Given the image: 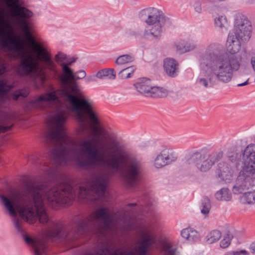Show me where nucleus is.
<instances>
[{
	"label": "nucleus",
	"mask_w": 255,
	"mask_h": 255,
	"mask_svg": "<svg viewBox=\"0 0 255 255\" xmlns=\"http://www.w3.org/2000/svg\"><path fill=\"white\" fill-rule=\"evenodd\" d=\"M60 67V79L63 87L59 96L69 104L79 124L77 133L90 137L82 139L77 146L65 131L64 124L67 113L58 111L49 121L45 136L54 159L60 165L74 161L82 167H104V172H142L141 160L118 140L110 127L101 126L98 130L100 121L93 103L81 98L82 92L78 83L73 81V70L67 64Z\"/></svg>",
	"instance_id": "1"
},
{
	"label": "nucleus",
	"mask_w": 255,
	"mask_h": 255,
	"mask_svg": "<svg viewBox=\"0 0 255 255\" xmlns=\"http://www.w3.org/2000/svg\"><path fill=\"white\" fill-rule=\"evenodd\" d=\"M11 9V16L17 19V24L23 36L31 46L27 49L18 37H13L6 30L10 24L5 19L4 10L0 7V44L1 47L17 56L20 61L17 66L18 74L29 76L34 82L43 84L48 79H56L58 76L57 67L52 60L50 52L41 43L36 41L25 19L31 17L32 11L20 4V0H4Z\"/></svg>",
	"instance_id": "2"
},
{
	"label": "nucleus",
	"mask_w": 255,
	"mask_h": 255,
	"mask_svg": "<svg viewBox=\"0 0 255 255\" xmlns=\"http://www.w3.org/2000/svg\"><path fill=\"white\" fill-rule=\"evenodd\" d=\"M241 40L229 33L227 43L228 53H217L219 45H209L205 53L199 59V66L202 75L197 79V83L204 88H211L218 82L224 84L231 82L233 72L240 69L241 57L236 55L241 49Z\"/></svg>",
	"instance_id": "3"
},
{
	"label": "nucleus",
	"mask_w": 255,
	"mask_h": 255,
	"mask_svg": "<svg viewBox=\"0 0 255 255\" xmlns=\"http://www.w3.org/2000/svg\"><path fill=\"white\" fill-rule=\"evenodd\" d=\"M75 225L76 229L69 232L61 225L54 224L53 228L49 230L48 235L51 237L69 242L77 240L93 228L111 231L119 229L125 231L131 229L129 222L124 223L122 225L117 214L105 206L96 209L86 218H79L76 221Z\"/></svg>",
	"instance_id": "4"
},
{
	"label": "nucleus",
	"mask_w": 255,
	"mask_h": 255,
	"mask_svg": "<svg viewBox=\"0 0 255 255\" xmlns=\"http://www.w3.org/2000/svg\"><path fill=\"white\" fill-rule=\"evenodd\" d=\"M140 235L138 247L134 250L124 251L119 248L112 251L109 245L106 242H103L96 249L85 255H146L148 250L155 242L154 234L150 230L142 228L140 231Z\"/></svg>",
	"instance_id": "5"
},
{
	"label": "nucleus",
	"mask_w": 255,
	"mask_h": 255,
	"mask_svg": "<svg viewBox=\"0 0 255 255\" xmlns=\"http://www.w3.org/2000/svg\"><path fill=\"white\" fill-rule=\"evenodd\" d=\"M139 16L141 20L150 26L149 30H144L142 37L147 39L159 40L165 26L169 22V19L162 11L154 7L142 9L139 12Z\"/></svg>",
	"instance_id": "6"
},
{
	"label": "nucleus",
	"mask_w": 255,
	"mask_h": 255,
	"mask_svg": "<svg viewBox=\"0 0 255 255\" xmlns=\"http://www.w3.org/2000/svg\"><path fill=\"white\" fill-rule=\"evenodd\" d=\"M243 160L245 166L244 169L239 173L232 188V192L235 195L244 194L252 188L250 182L251 174H255V162H250V165L253 167L252 168H248L249 165L246 163V160Z\"/></svg>",
	"instance_id": "7"
},
{
	"label": "nucleus",
	"mask_w": 255,
	"mask_h": 255,
	"mask_svg": "<svg viewBox=\"0 0 255 255\" xmlns=\"http://www.w3.org/2000/svg\"><path fill=\"white\" fill-rule=\"evenodd\" d=\"M252 30V23L248 17L242 13H238L235 16L233 29L230 33L243 41H247L251 37Z\"/></svg>",
	"instance_id": "8"
},
{
	"label": "nucleus",
	"mask_w": 255,
	"mask_h": 255,
	"mask_svg": "<svg viewBox=\"0 0 255 255\" xmlns=\"http://www.w3.org/2000/svg\"><path fill=\"white\" fill-rule=\"evenodd\" d=\"M222 152L203 155L197 153L192 156L191 160L198 171L204 173L209 171L215 162L222 157Z\"/></svg>",
	"instance_id": "9"
},
{
	"label": "nucleus",
	"mask_w": 255,
	"mask_h": 255,
	"mask_svg": "<svg viewBox=\"0 0 255 255\" xmlns=\"http://www.w3.org/2000/svg\"><path fill=\"white\" fill-rule=\"evenodd\" d=\"M134 86L138 93L146 96L161 98L167 95L166 90L160 87L153 86L150 80L146 78L138 79Z\"/></svg>",
	"instance_id": "10"
},
{
	"label": "nucleus",
	"mask_w": 255,
	"mask_h": 255,
	"mask_svg": "<svg viewBox=\"0 0 255 255\" xmlns=\"http://www.w3.org/2000/svg\"><path fill=\"white\" fill-rule=\"evenodd\" d=\"M176 157L173 156L169 149H164L158 153L153 160V165L157 169L170 164L175 161Z\"/></svg>",
	"instance_id": "11"
},
{
	"label": "nucleus",
	"mask_w": 255,
	"mask_h": 255,
	"mask_svg": "<svg viewBox=\"0 0 255 255\" xmlns=\"http://www.w3.org/2000/svg\"><path fill=\"white\" fill-rule=\"evenodd\" d=\"M58 102V98L55 92H49L41 95L32 101V105L38 108H45L52 103Z\"/></svg>",
	"instance_id": "12"
},
{
	"label": "nucleus",
	"mask_w": 255,
	"mask_h": 255,
	"mask_svg": "<svg viewBox=\"0 0 255 255\" xmlns=\"http://www.w3.org/2000/svg\"><path fill=\"white\" fill-rule=\"evenodd\" d=\"M235 173L234 167L225 162H220L218 165L217 175L222 181L230 182L233 179Z\"/></svg>",
	"instance_id": "13"
},
{
	"label": "nucleus",
	"mask_w": 255,
	"mask_h": 255,
	"mask_svg": "<svg viewBox=\"0 0 255 255\" xmlns=\"http://www.w3.org/2000/svg\"><path fill=\"white\" fill-rule=\"evenodd\" d=\"M178 63L173 58H166L163 61V68L170 77H176L179 72Z\"/></svg>",
	"instance_id": "14"
},
{
	"label": "nucleus",
	"mask_w": 255,
	"mask_h": 255,
	"mask_svg": "<svg viewBox=\"0 0 255 255\" xmlns=\"http://www.w3.org/2000/svg\"><path fill=\"white\" fill-rule=\"evenodd\" d=\"M197 47L196 42L192 39H189L176 45L177 50L181 53H186L195 50Z\"/></svg>",
	"instance_id": "15"
},
{
	"label": "nucleus",
	"mask_w": 255,
	"mask_h": 255,
	"mask_svg": "<svg viewBox=\"0 0 255 255\" xmlns=\"http://www.w3.org/2000/svg\"><path fill=\"white\" fill-rule=\"evenodd\" d=\"M181 236L190 243L197 241L199 238L198 233L191 228L183 229L181 231Z\"/></svg>",
	"instance_id": "16"
},
{
	"label": "nucleus",
	"mask_w": 255,
	"mask_h": 255,
	"mask_svg": "<svg viewBox=\"0 0 255 255\" xmlns=\"http://www.w3.org/2000/svg\"><path fill=\"white\" fill-rule=\"evenodd\" d=\"M215 197L218 201L228 202L231 200L232 195L228 188H222L216 192Z\"/></svg>",
	"instance_id": "17"
},
{
	"label": "nucleus",
	"mask_w": 255,
	"mask_h": 255,
	"mask_svg": "<svg viewBox=\"0 0 255 255\" xmlns=\"http://www.w3.org/2000/svg\"><path fill=\"white\" fill-rule=\"evenodd\" d=\"M215 25L218 29L224 31L227 30L228 23L226 16L224 14H217V16L214 18Z\"/></svg>",
	"instance_id": "18"
},
{
	"label": "nucleus",
	"mask_w": 255,
	"mask_h": 255,
	"mask_svg": "<svg viewBox=\"0 0 255 255\" xmlns=\"http://www.w3.org/2000/svg\"><path fill=\"white\" fill-rule=\"evenodd\" d=\"M240 200L245 204H252L255 203V190L251 188L245 192L240 197Z\"/></svg>",
	"instance_id": "19"
},
{
	"label": "nucleus",
	"mask_w": 255,
	"mask_h": 255,
	"mask_svg": "<svg viewBox=\"0 0 255 255\" xmlns=\"http://www.w3.org/2000/svg\"><path fill=\"white\" fill-rule=\"evenodd\" d=\"M96 77L101 80L104 79L105 77H108L111 80H114L116 78V74L113 68L104 69L97 73Z\"/></svg>",
	"instance_id": "20"
},
{
	"label": "nucleus",
	"mask_w": 255,
	"mask_h": 255,
	"mask_svg": "<svg viewBox=\"0 0 255 255\" xmlns=\"http://www.w3.org/2000/svg\"><path fill=\"white\" fill-rule=\"evenodd\" d=\"M134 71V67L130 66L121 70L118 73V76L122 79H127L132 76Z\"/></svg>",
	"instance_id": "21"
},
{
	"label": "nucleus",
	"mask_w": 255,
	"mask_h": 255,
	"mask_svg": "<svg viewBox=\"0 0 255 255\" xmlns=\"http://www.w3.org/2000/svg\"><path fill=\"white\" fill-rule=\"evenodd\" d=\"M133 61V57L130 54H125L119 56L115 63L117 65H123Z\"/></svg>",
	"instance_id": "22"
},
{
	"label": "nucleus",
	"mask_w": 255,
	"mask_h": 255,
	"mask_svg": "<svg viewBox=\"0 0 255 255\" xmlns=\"http://www.w3.org/2000/svg\"><path fill=\"white\" fill-rule=\"evenodd\" d=\"M221 233L218 230H213L206 236L207 241L210 244L218 241L221 237Z\"/></svg>",
	"instance_id": "23"
},
{
	"label": "nucleus",
	"mask_w": 255,
	"mask_h": 255,
	"mask_svg": "<svg viewBox=\"0 0 255 255\" xmlns=\"http://www.w3.org/2000/svg\"><path fill=\"white\" fill-rule=\"evenodd\" d=\"M67 56L64 52L58 51L54 56L55 61L60 66L62 64H66L65 61H67Z\"/></svg>",
	"instance_id": "24"
},
{
	"label": "nucleus",
	"mask_w": 255,
	"mask_h": 255,
	"mask_svg": "<svg viewBox=\"0 0 255 255\" xmlns=\"http://www.w3.org/2000/svg\"><path fill=\"white\" fill-rule=\"evenodd\" d=\"M211 208L210 200L208 197H204L202 199L201 212L202 214L207 215L209 214Z\"/></svg>",
	"instance_id": "25"
},
{
	"label": "nucleus",
	"mask_w": 255,
	"mask_h": 255,
	"mask_svg": "<svg viewBox=\"0 0 255 255\" xmlns=\"http://www.w3.org/2000/svg\"><path fill=\"white\" fill-rule=\"evenodd\" d=\"M233 238V236L232 234L227 233L224 236L223 239L221 240L220 242V247L224 249L227 248L230 245Z\"/></svg>",
	"instance_id": "26"
},
{
	"label": "nucleus",
	"mask_w": 255,
	"mask_h": 255,
	"mask_svg": "<svg viewBox=\"0 0 255 255\" xmlns=\"http://www.w3.org/2000/svg\"><path fill=\"white\" fill-rule=\"evenodd\" d=\"M249 78L248 74H243L240 73L237 79V86L238 87L244 86L247 85L249 84Z\"/></svg>",
	"instance_id": "27"
},
{
	"label": "nucleus",
	"mask_w": 255,
	"mask_h": 255,
	"mask_svg": "<svg viewBox=\"0 0 255 255\" xmlns=\"http://www.w3.org/2000/svg\"><path fill=\"white\" fill-rule=\"evenodd\" d=\"M45 176L47 177L49 180H54L56 179L57 174L56 171L51 168H48L45 172Z\"/></svg>",
	"instance_id": "28"
},
{
	"label": "nucleus",
	"mask_w": 255,
	"mask_h": 255,
	"mask_svg": "<svg viewBox=\"0 0 255 255\" xmlns=\"http://www.w3.org/2000/svg\"><path fill=\"white\" fill-rule=\"evenodd\" d=\"M163 249L165 255H175V250L169 244H165Z\"/></svg>",
	"instance_id": "29"
},
{
	"label": "nucleus",
	"mask_w": 255,
	"mask_h": 255,
	"mask_svg": "<svg viewBox=\"0 0 255 255\" xmlns=\"http://www.w3.org/2000/svg\"><path fill=\"white\" fill-rule=\"evenodd\" d=\"M86 76V73L84 70H80L74 73V81H76L77 80L82 79L84 78Z\"/></svg>",
	"instance_id": "30"
},
{
	"label": "nucleus",
	"mask_w": 255,
	"mask_h": 255,
	"mask_svg": "<svg viewBox=\"0 0 255 255\" xmlns=\"http://www.w3.org/2000/svg\"><path fill=\"white\" fill-rule=\"evenodd\" d=\"M239 157V155L236 152H233L229 154L228 159L232 162L234 163L236 161L237 158Z\"/></svg>",
	"instance_id": "31"
},
{
	"label": "nucleus",
	"mask_w": 255,
	"mask_h": 255,
	"mask_svg": "<svg viewBox=\"0 0 255 255\" xmlns=\"http://www.w3.org/2000/svg\"><path fill=\"white\" fill-rule=\"evenodd\" d=\"M248 252L246 250H241L240 251H234L230 253V255H248Z\"/></svg>",
	"instance_id": "32"
},
{
	"label": "nucleus",
	"mask_w": 255,
	"mask_h": 255,
	"mask_svg": "<svg viewBox=\"0 0 255 255\" xmlns=\"http://www.w3.org/2000/svg\"><path fill=\"white\" fill-rule=\"evenodd\" d=\"M140 33L139 31L132 30H130L128 32V35L131 37H137L140 36Z\"/></svg>",
	"instance_id": "33"
},
{
	"label": "nucleus",
	"mask_w": 255,
	"mask_h": 255,
	"mask_svg": "<svg viewBox=\"0 0 255 255\" xmlns=\"http://www.w3.org/2000/svg\"><path fill=\"white\" fill-rule=\"evenodd\" d=\"M27 93H23L22 92H20L19 94H13L12 95V98L14 100H17L19 96H22L23 97H26L27 95Z\"/></svg>",
	"instance_id": "34"
},
{
	"label": "nucleus",
	"mask_w": 255,
	"mask_h": 255,
	"mask_svg": "<svg viewBox=\"0 0 255 255\" xmlns=\"http://www.w3.org/2000/svg\"><path fill=\"white\" fill-rule=\"evenodd\" d=\"M97 77L96 75H91L88 76L86 79V82L87 83L92 82H96L97 81Z\"/></svg>",
	"instance_id": "35"
},
{
	"label": "nucleus",
	"mask_w": 255,
	"mask_h": 255,
	"mask_svg": "<svg viewBox=\"0 0 255 255\" xmlns=\"http://www.w3.org/2000/svg\"><path fill=\"white\" fill-rule=\"evenodd\" d=\"M77 60V58L73 57L70 60H68V58L67 59V61H65V64L67 65V66L71 65L73 63H74Z\"/></svg>",
	"instance_id": "36"
},
{
	"label": "nucleus",
	"mask_w": 255,
	"mask_h": 255,
	"mask_svg": "<svg viewBox=\"0 0 255 255\" xmlns=\"http://www.w3.org/2000/svg\"><path fill=\"white\" fill-rule=\"evenodd\" d=\"M249 250L252 254L255 255V241L251 244Z\"/></svg>",
	"instance_id": "37"
},
{
	"label": "nucleus",
	"mask_w": 255,
	"mask_h": 255,
	"mask_svg": "<svg viewBox=\"0 0 255 255\" xmlns=\"http://www.w3.org/2000/svg\"><path fill=\"white\" fill-rule=\"evenodd\" d=\"M251 64L254 71L255 72V57H253L251 58Z\"/></svg>",
	"instance_id": "38"
},
{
	"label": "nucleus",
	"mask_w": 255,
	"mask_h": 255,
	"mask_svg": "<svg viewBox=\"0 0 255 255\" xmlns=\"http://www.w3.org/2000/svg\"><path fill=\"white\" fill-rule=\"evenodd\" d=\"M250 182L251 183V184H252L251 186H252L253 189L255 190V177L253 178L251 176V179L250 180Z\"/></svg>",
	"instance_id": "39"
},
{
	"label": "nucleus",
	"mask_w": 255,
	"mask_h": 255,
	"mask_svg": "<svg viewBox=\"0 0 255 255\" xmlns=\"http://www.w3.org/2000/svg\"><path fill=\"white\" fill-rule=\"evenodd\" d=\"M195 9L196 11H197L198 13H200L202 10L201 6L200 5H198L197 6H196L195 7Z\"/></svg>",
	"instance_id": "40"
},
{
	"label": "nucleus",
	"mask_w": 255,
	"mask_h": 255,
	"mask_svg": "<svg viewBox=\"0 0 255 255\" xmlns=\"http://www.w3.org/2000/svg\"><path fill=\"white\" fill-rule=\"evenodd\" d=\"M213 10L215 12H217V11H219L220 10L218 9V8H214Z\"/></svg>",
	"instance_id": "41"
},
{
	"label": "nucleus",
	"mask_w": 255,
	"mask_h": 255,
	"mask_svg": "<svg viewBox=\"0 0 255 255\" xmlns=\"http://www.w3.org/2000/svg\"><path fill=\"white\" fill-rule=\"evenodd\" d=\"M135 203H133V204H128V206H135Z\"/></svg>",
	"instance_id": "42"
},
{
	"label": "nucleus",
	"mask_w": 255,
	"mask_h": 255,
	"mask_svg": "<svg viewBox=\"0 0 255 255\" xmlns=\"http://www.w3.org/2000/svg\"><path fill=\"white\" fill-rule=\"evenodd\" d=\"M230 255V253H229V254H227V255Z\"/></svg>",
	"instance_id": "43"
}]
</instances>
